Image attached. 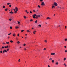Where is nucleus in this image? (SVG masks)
Masks as SVG:
<instances>
[{"instance_id":"1","label":"nucleus","mask_w":67,"mask_h":67,"mask_svg":"<svg viewBox=\"0 0 67 67\" xmlns=\"http://www.w3.org/2000/svg\"><path fill=\"white\" fill-rule=\"evenodd\" d=\"M41 5H42V6H44V5H45V3L44 2H42L41 3Z\"/></svg>"},{"instance_id":"2","label":"nucleus","mask_w":67,"mask_h":67,"mask_svg":"<svg viewBox=\"0 0 67 67\" xmlns=\"http://www.w3.org/2000/svg\"><path fill=\"white\" fill-rule=\"evenodd\" d=\"M36 14H35L34 15L32 16L33 18H34V19H35V18H36Z\"/></svg>"},{"instance_id":"3","label":"nucleus","mask_w":67,"mask_h":67,"mask_svg":"<svg viewBox=\"0 0 67 67\" xmlns=\"http://www.w3.org/2000/svg\"><path fill=\"white\" fill-rule=\"evenodd\" d=\"M54 5L55 6H57L58 4L56 2H55L54 3Z\"/></svg>"},{"instance_id":"4","label":"nucleus","mask_w":67,"mask_h":67,"mask_svg":"<svg viewBox=\"0 0 67 67\" xmlns=\"http://www.w3.org/2000/svg\"><path fill=\"white\" fill-rule=\"evenodd\" d=\"M55 53H51V55H55Z\"/></svg>"},{"instance_id":"5","label":"nucleus","mask_w":67,"mask_h":67,"mask_svg":"<svg viewBox=\"0 0 67 67\" xmlns=\"http://www.w3.org/2000/svg\"><path fill=\"white\" fill-rule=\"evenodd\" d=\"M52 9H54V8H55V6H54V5H53L52 4Z\"/></svg>"},{"instance_id":"6","label":"nucleus","mask_w":67,"mask_h":67,"mask_svg":"<svg viewBox=\"0 0 67 67\" xmlns=\"http://www.w3.org/2000/svg\"><path fill=\"white\" fill-rule=\"evenodd\" d=\"M7 52V51L5 49L3 51V53H4V52Z\"/></svg>"},{"instance_id":"7","label":"nucleus","mask_w":67,"mask_h":67,"mask_svg":"<svg viewBox=\"0 0 67 67\" xmlns=\"http://www.w3.org/2000/svg\"><path fill=\"white\" fill-rule=\"evenodd\" d=\"M13 36H15V34H13Z\"/></svg>"},{"instance_id":"8","label":"nucleus","mask_w":67,"mask_h":67,"mask_svg":"<svg viewBox=\"0 0 67 67\" xmlns=\"http://www.w3.org/2000/svg\"><path fill=\"white\" fill-rule=\"evenodd\" d=\"M63 65H64V66H65V67H67V65L65 63H64L63 64Z\"/></svg>"},{"instance_id":"9","label":"nucleus","mask_w":67,"mask_h":67,"mask_svg":"<svg viewBox=\"0 0 67 67\" xmlns=\"http://www.w3.org/2000/svg\"><path fill=\"white\" fill-rule=\"evenodd\" d=\"M15 9H16V10L17 11H18V8L17 7H16L15 8Z\"/></svg>"},{"instance_id":"10","label":"nucleus","mask_w":67,"mask_h":67,"mask_svg":"<svg viewBox=\"0 0 67 67\" xmlns=\"http://www.w3.org/2000/svg\"><path fill=\"white\" fill-rule=\"evenodd\" d=\"M36 32V31L35 30L34 32H33V34H35V32Z\"/></svg>"},{"instance_id":"11","label":"nucleus","mask_w":67,"mask_h":67,"mask_svg":"<svg viewBox=\"0 0 67 67\" xmlns=\"http://www.w3.org/2000/svg\"><path fill=\"white\" fill-rule=\"evenodd\" d=\"M66 60V58H64V61H65Z\"/></svg>"},{"instance_id":"12","label":"nucleus","mask_w":67,"mask_h":67,"mask_svg":"<svg viewBox=\"0 0 67 67\" xmlns=\"http://www.w3.org/2000/svg\"><path fill=\"white\" fill-rule=\"evenodd\" d=\"M47 19H51V18L49 17H48L46 18Z\"/></svg>"},{"instance_id":"13","label":"nucleus","mask_w":67,"mask_h":67,"mask_svg":"<svg viewBox=\"0 0 67 67\" xmlns=\"http://www.w3.org/2000/svg\"><path fill=\"white\" fill-rule=\"evenodd\" d=\"M9 13H11V14H13V12H10Z\"/></svg>"},{"instance_id":"14","label":"nucleus","mask_w":67,"mask_h":67,"mask_svg":"<svg viewBox=\"0 0 67 67\" xmlns=\"http://www.w3.org/2000/svg\"><path fill=\"white\" fill-rule=\"evenodd\" d=\"M7 5H10V3H8L7 4Z\"/></svg>"},{"instance_id":"15","label":"nucleus","mask_w":67,"mask_h":67,"mask_svg":"<svg viewBox=\"0 0 67 67\" xmlns=\"http://www.w3.org/2000/svg\"><path fill=\"white\" fill-rule=\"evenodd\" d=\"M38 26L39 27H41V26H42V25L41 24H39L38 25Z\"/></svg>"},{"instance_id":"16","label":"nucleus","mask_w":67,"mask_h":67,"mask_svg":"<svg viewBox=\"0 0 67 67\" xmlns=\"http://www.w3.org/2000/svg\"><path fill=\"white\" fill-rule=\"evenodd\" d=\"M6 44H9V42H6Z\"/></svg>"},{"instance_id":"17","label":"nucleus","mask_w":67,"mask_h":67,"mask_svg":"<svg viewBox=\"0 0 67 67\" xmlns=\"http://www.w3.org/2000/svg\"><path fill=\"white\" fill-rule=\"evenodd\" d=\"M15 28L17 29H18L19 28V27H18V26H16V27H15Z\"/></svg>"},{"instance_id":"18","label":"nucleus","mask_w":67,"mask_h":67,"mask_svg":"<svg viewBox=\"0 0 67 67\" xmlns=\"http://www.w3.org/2000/svg\"><path fill=\"white\" fill-rule=\"evenodd\" d=\"M19 43H20V42H19V41H17V44H19Z\"/></svg>"},{"instance_id":"19","label":"nucleus","mask_w":67,"mask_h":67,"mask_svg":"<svg viewBox=\"0 0 67 67\" xmlns=\"http://www.w3.org/2000/svg\"><path fill=\"white\" fill-rule=\"evenodd\" d=\"M58 8H59V9H62V8H61V7H58Z\"/></svg>"},{"instance_id":"20","label":"nucleus","mask_w":67,"mask_h":67,"mask_svg":"<svg viewBox=\"0 0 67 67\" xmlns=\"http://www.w3.org/2000/svg\"><path fill=\"white\" fill-rule=\"evenodd\" d=\"M27 32H30V30H27Z\"/></svg>"},{"instance_id":"21","label":"nucleus","mask_w":67,"mask_h":67,"mask_svg":"<svg viewBox=\"0 0 67 67\" xmlns=\"http://www.w3.org/2000/svg\"><path fill=\"white\" fill-rule=\"evenodd\" d=\"M56 65H58V63L56 62L55 63Z\"/></svg>"},{"instance_id":"22","label":"nucleus","mask_w":67,"mask_h":67,"mask_svg":"<svg viewBox=\"0 0 67 67\" xmlns=\"http://www.w3.org/2000/svg\"><path fill=\"white\" fill-rule=\"evenodd\" d=\"M24 19H26V17L25 16H24Z\"/></svg>"},{"instance_id":"23","label":"nucleus","mask_w":67,"mask_h":67,"mask_svg":"<svg viewBox=\"0 0 67 67\" xmlns=\"http://www.w3.org/2000/svg\"><path fill=\"white\" fill-rule=\"evenodd\" d=\"M7 10H8V8H7L5 9V11H7Z\"/></svg>"},{"instance_id":"24","label":"nucleus","mask_w":67,"mask_h":67,"mask_svg":"<svg viewBox=\"0 0 67 67\" xmlns=\"http://www.w3.org/2000/svg\"><path fill=\"white\" fill-rule=\"evenodd\" d=\"M38 15H36V19H38Z\"/></svg>"},{"instance_id":"25","label":"nucleus","mask_w":67,"mask_h":67,"mask_svg":"<svg viewBox=\"0 0 67 67\" xmlns=\"http://www.w3.org/2000/svg\"><path fill=\"white\" fill-rule=\"evenodd\" d=\"M24 31V30H21V32H23Z\"/></svg>"},{"instance_id":"26","label":"nucleus","mask_w":67,"mask_h":67,"mask_svg":"<svg viewBox=\"0 0 67 67\" xmlns=\"http://www.w3.org/2000/svg\"><path fill=\"white\" fill-rule=\"evenodd\" d=\"M38 8H41V6H40L39 5H38Z\"/></svg>"},{"instance_id":"27","label":"nucleus","mask_w":67,"mask_h":67,"mask_svg":"<svg viewBox=\"0 0 67 67\" xmlns=\"http://www.w3.org/2000/svg\"><path fill=\"white\" fill-rule=\"evenodd\" d=\"M18 23V24H20V22L19 21H17Z\"/></svg>"},{"instance_id":"28","label":"nucleus","mask_w":67,"mask_h":67,"mask_svg":"<svg viewBox=\"0 0 67 67\" xmlns=\"http://www.w3.org/2000/svg\"><path fill=\"white\" fill-rule=\"evenodd\" d=\"M3 8H5V6H3Z\"/></svg>"},{"instance_id":"29","label":"nucleus","mask_w":67,"mask_h":67,"mask_svg":"<svg viewBox=\"0 0 67 67\" xmlns=\"http://www.w3.org/2000/svg\"><path fill=\"white\" fill-rule=\"evenodd\" d=\"M52 63H54V60H52Z\"/></svg>"},{"instance_id":"30","label":"nucleus","mask_w":67,"mask_h":67,"mask_svg":"<svg viewBox=\"0 0 67 67\" xmlns=\"http://www.w3.org/2000/svg\"><path fill=\"white\" fill-rule=\"evenodd\" d=\"M2 48H3V49L4 48V47L3 46H2Z\"/></svg>"},{"instance_id":"31","label":"nucleus","mask_w":67,"mask_h":67,"mask_svg":"<svg viewBox=\"0 0 67 67\" xmlns=\"http://www.w3.org/2000/svg\"><path fill=\"white\" fill-rule=\"evenodd\" d=\"M11 20H12V19H9V20L10 21H11Z\"/></svg>"},{"instance_id":"32","label":"nucleus","mask_w":67,"mask_h":67,"mask_svg":"<svg viewBox=\"0 0 67 67\" xmlns=\"http://www.w3.org/2000/svg\"><path fill=\"white\" fill-rule=\"evenodd\" d=\"M2 51H0V53H2Z\"/></svg>"},{"instance_id":"33","label":"nucleus","mask_w":67,"mask_h":67,"mask_svg":"<svg viewBox=\"0 0 67 67\" xmlns=\"http://www.w3.org/2000/svg\"><path fill=\"white\" fill-rule=\"evenodd\" d=\"M10 42H11V43H13V41L12 40H11L10 41Z\"/></svg>"},{"instance_id":"34","label":"nucleus","mask_w":67,"mask_h":67,"mask_svg":"<svg viewBox=\"0 0 67 67\" xmlns=\"http://www.w3.org/2000/svg\"><path fill=\"white\" fill-rule=\"evenodd\" d=\"M10 34H11V33H10L9 34H8V35H10Z\"/></svg>"},{"instance_id":"35","label":"nucleus","mask_w":67,"mask_h":67,"mask_svg":"<svg viewBox=\"0 0 67 67\" xmlns=\"http://www.w3.org/2000/svg\"><path fill=\"white\" fill-rule=\"evenodd\" d=\"M19 35H20L19 34H18L17 35L18 36H19Z\"/></svg>"},{"instance_id":"36","label":"nucleus","mask_w":67,"mask_h":67,"mask_svg":"<svg viewBox=\"0 0 67 67\" xmlns=\"http://www.w3.org/2000/svg\"><path fill=\"white\" fill-rule=\"evenodd\" d=\"M37 20H36L35 21V23H37Z\"/></svg>"},{"instance_id":"37","label":"nucleus","mask_w":67,"mask_h":67,"mask_svg":"<svg viewBox=\"0 0 67 67\" xmlns=\"http://www.w3.org/2000/svg\"><path fill=\"white\" fill-rule=\"evenodd\" d=\"M45 43H47V41H46V40H45Z\"/></svg>"},{"instance_id":"38","label":"nucleus","mask_w":67,"mask_h":67,"mask_svg":"<svg viewBox=\"0 0 67 67\" xmlns=\"http://www.w3.org/2000/svg\"><path fill=\"white\" fill-rule=\"evenodd\" d=\"M30 13L32 14V11H30Z\"/></svg>"},{"instance_id":"39","label":"nucleus","mask_w":67,"mask_h":67,"mask_svg":"<svg viewBox=\"0 0 67 67\" xmlns=\"http://www.w3.org/2000/svg\"><path fill=\"white\" fill-rule=\"evenodd\" d=\"M14 12H15V13H17V11H15Z\"/></svg>"},{"instance_id":"40","label":"nucleus","mask_w":67,"mask_h":67,"mask_svg":"<svg viewBox=\"0 0 67 67\" xmlns=\"http://www.w3.org/2000/svg\"><path fill=\"white\" fill-rule=\"evenodd\" d=\"M32 21H33V20L32 19H31L30 20V22H32Z\"/></svg>"},{"instance_id":"41","label":"nucleus","mask_w":67,"mask_h":67,"mask_svg":"<svg viewBox=\"0 0 67 67\" xmlns=\"http://www.w3.org/2000/svg\"><path fill=\"white\" fill-rule=\"evenodd\" d=\"M46 48H44V49H43V50L44 51H45V50H46Z\"/></svg>"},{"instance_id":"42","label":"nucleus","mask_w":67,"mask_h":67,"mask_svg":"<svg viewBox=\"0 0 67 67\" xmlns=\"http://www.w3.org/2000/svg\"><path fill=\"white\" fill-rule=\"evenodd\" d=\"M49 60H52V58H50L49 59Z\"/></svg>"},{"instance_id":"43","label":"nucleus","mask_w":67,"mask_h":67,"mask_svg":"<svg viewBox=\"0 0 67 67\" xmlns=\"http://www.w3.org/2000/svg\"><path fill=\"white\" fill-rule=\"evenodd\" d=\"M33 11L34 12H36V11H35V10H33Z\"/></svg>"},{"instance_id":"44","label":"nucleus","mask_w":67,"mask_h":67,"mask_svg":"<svg viewBox=\"0 0 67 67\" xmlns=\"http://www.w3.org/2000/svg\"><path fill=\"white\" fill-rule=\"evenodd\" d=\"M26 45V44H24V46H25Z\"/></svg>"},{"instance_id":"45","label":"nucleus","mask_w":67,"mask_h":67,"mask_svg":"<svg viewBox=\"0 0 67 67\" xmlns=\"http://www.w3.org/2000/svg\"><path fill=\"white\" fill-rule=\"evenodd\" d=\"M65 41H67V39H65Z\"/></svg>"},{"instance_id":"46","label":"nucleus","mask_w":67,"mask_h":67,"mask_svg":"<svg viewBox=\"0 0 67 67\" xmlns=\"http://www.w3.org/2000/svg\"><path fill=\"white\" fill-rule=\"evenodd\" d=\"M67 50H66L65 51V53H67Z\"/></svg>"},{"instance_id":"47","label":"nucleus","mask_w":67,"mask_h":67,"mask_svg":"<svg viewBox=\"0 0 67 67\" xmlns=\"http://www.w3.org/2000/svg\"><path fill=\"white\" fill-rule=\"evenodd\" d=\"M38 17H39V18H40V16H40V15H38Z\"/></svg>"},{"instance_id":"48","label":"nucleus","mask_w":67,"mask_h":67,"mask_svg":"<svg viewBox=\"0 0 67 67\" xmlns=\"http://www.w3.org/2000/svg\"><path fill=\"white\" fill-rule=\"evenodd\" d=\"M65 48H67V46H64Z\"/></svg>"},{"instance_id":"49","label":"nucleus","mask_w":67,"mask_h":67,"mask_svg":"<svg viewBox=\"0 0 67 67\" xmlns=\"http://www.w3.org/2000/svg\"><path fill=\"white\" fill-rule=\"evenodd\" d=\"M6 47H7V48H8V47H9V46H7Z\"/></svg>"},{"instance_id":"50","label":"nucleus","mask_w":67,"mask_h":67,"mask_svg":"<svg viewBox=\"0 0 67 67\" xmlns=\"http://www.w3.org/2000/svg\"><path fill=\"white\" fill-rule=\"evenodd\" d=\"M36 12H38V10H36Z\"/></svg>"},{"instance_id":"51","label":"nucleus","mask_w":67,"mask_h":67,"mask_svg":"<svg viewBox=\"0 0 67 67\" xmlns=\"http://www.w3.org/2000/svg\"><path fill=\"white\" fill-rule=\"evenodd\" d=\"M3 44H4V45H5V43H3Z\"/></svg>"},{"instance_id":"52","label":"nucleus","mask_w":67,"mask_h":67,"mask_svg":"<svg viewBox=\"0 0 67 67\" xmlns=\"http://www.w3.org/2000/svg\"><path fill=\"white\" fill-rule=\"evenodd\" d=\"M9 49H7V51H9Z\"/></svg>"},{"instance_id":"53","label":"nucleus","mask_w":67,"mask_h":67,"mask_svg":"<svg viewBox=\"0 0 67 67\" xmlns=\"http://www.w3.org/2000/svg\"><path fill=\"white\" fill-rule=\"evenodd\" d=\"M65 29H66V28H67V26H65Z\"/></svg>"},{"instance_id":"54","label":"nucleus","mask_w":67,"mask_h":67,"mask_svg":"<svg viewBox=\"0 0 67 67\" xmlns=\"http://www.w3.org/2000/svg\"><path fill=\"white\" fill-rule=\"evenodd\" d=\"M18 62H20V59H19L18 60Z\"/></svg>"},{"instance_id":"55","label":"nucleus","mask_w":67,"mask_h":67,"mask_svg":"<svg viewBox=\"0 0 67 67\" xmlns=\"http://www.w3.org/2000/svg\"><path fill=\"white\" fill-rule=\"evenodd\" d=\"M45 23L46 24H47V23L45 22Z\"/></svg>"},{"instance_id":"56","label":"nucleus","mask_w":67,"mask_h":67,"mask_svg":"<svg viewBox=\"0 0 67 67\" xmlns=\"http://www.w3.org/2000/svg\"><path fill=\"white\" fill-rule=\"evenodd\" d=\"M5 48H7V47H6V46H5Z\"/></svg>"},{"instance_id":"57","label":"nucleus","mask_w":67,"mask_h":67,"mask_svg":"<svg viewBox=\"0 0 67 67\" xmlns=\"http://www.w3.org/2000/svg\"><path fill=\"white\" fill-rule=\"evenodd\" d=\"M9 7H11V5H9Z\"/></svg>"},{"instance_id":"58","label":"nucleus","mask_w":67,"mask_h":67,"mask_svg":"<svg viewBox=\"0 0 67 67\" xmlns=\"http://www.w3.org/2000/svg\"><path fill=\"white\" fill-rule=\"evenodd\" d=\"M10 29H12V27H10Z\"/></svg>"},{"instance_id":"59","label":"nucleus","mask_w":67,"mask_h":67,"mask_svg":"<svg viewBox=\"0 0 67 67\" xmlns=\"http://www.w3.org/2000/svg\"><path fill=\"white\" fill-rule=\"evenodd\" d=\"M48 67H50V66H49V65H48Z\"/></svg>"},{"instance_id":"60","label":"nucleus","mask_w":67,"mask_h":67,"mask_svg":"<svg viewBox=\"0 0 67 67\" xmlns=\"http://www.w3.org/2000/svg\"><path fill=\"white\" fill-rule=\"evenodd\" d=\"M24 50H26V48H25L24 49Z\"/></svg>"},{"instance_id":"61","label":"nucleus","mask_w":67,"mask_h":67,"mask_svg":"<svg viewBox=\"0 0 67 67\" xmlns=\"http://www.w3.org/2000/svg\"><path fill=\"white\" fill-rule=\"evenodd\" d=\"M25 12H27V10H26V11H25Z\"/></svg>"},{"instance_id":"62","label":"nucleus","mask_w":67,"mask_h":67,"mask_svg":"<svg viewBox=\"0 0 67 67\" xmlns=\"http://www.w3.org/2000/svg\"><path fill=\"white\" fill-rule=\"evenodd\" d=\"M27 14H28V13H29V12H27Z\"/></svg>"},{"instance_id":"63","label":"nucleus","mask_w":67,"mask_h":67,"mask_svg":"<svg viewBox=\"0 0 67 67\" xmlns=\"http://www.w3.org/2000/svg\"><path fill=\"white\" fill-rule=\"evenodd\" d=\"M54 16H55V14L54 15Z\"/></svg>"},{"instance_id":"64","label":"nucleus","mask_w":67,"mask_h":67,"mask_svg":"<svg viewBox=\"0 0 67 67\" xmlns=\"http://www.w3.org/2000/svg\"><path fill=\"white\" fill-rule=\"evenodd\" d=\"M10 38V37H8V38Z\"/></svg>"}]
</instances>
